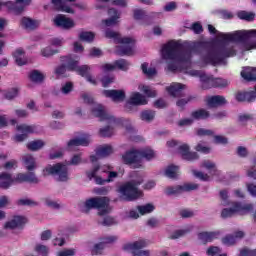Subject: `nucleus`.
<instances>
[{
  "instance_id": "ddd939ff",
  "label": "nucleus",
  "mask_w": 256,
  "mask_h": 256,
  "mask_svg": "<svg viewBox=\"0 0 256 256\" xmlns=\"http://www.w3.org/2000/svg\"><path fill=\"white\" fill-rule=\"evenodd\" d=\"M147 246V241L138 240L134 243H128L123 246L124 251H131L133 256H149V250H141L145 249Z\"/></svg>"
},
{
  "instance_id": "2eb2a0df",
  "label": "nucleus",
  "mask_w": 256,
  "mask_h": 256,
  "mask_svg": "<svg viewBox=\"0 0 256 256\" xmlns=\"http://www.w3.org/2000/svg\"><path fill=\"white\" fill-rule=\"evenodd\" d=\"M33 0H16V2H7L8 11H12L14 15H21L25 11V7H29Z\"/></svg>"
},
{
  "instance_id": "0e129e2a",
  "label": "nucleus",
  "mask_w": 256,
  "mask_h": 256,
  "mask_svg": "<svg viewBox=\"0 0 256 256\" xmlns=\"http://www.w3.org/2000/svg\"><path fill=\"white\" fill-rule=\"evenodd\" d=\"M240 256H256V249L243 248L240 250Z\"/></svg>"
},
{
  "instance_id": "5701e85b",
  "label": "nucleus",
  "mask_w": 256,
  "mask_h": 256,
  "mask_svg": "<svg viewBox=\"0 0 256 256\" xmlns=\"http://www.w3.org/2000/svg\"><path fill=\"white\" fill-rule=\"evenodd\" d=\"M131 105H147V98H145L141 93L134 92L126 103V109H129Z\"/></svg>"
},
{
  "instance_id": "0eeeda50",
  "label": "nucleus",
  "mask_w": 256,
  "mask_h": 256,
  "mask_svg": "<svg viewBox=\"0 0 256 256\" xmlns=\"http://www.w3.org/2000/svg\"><path fill=\"white\" fill-rule=\"evenodd\" d=\"M42 175L43 177H54L60 183H67L69 181V167L62 162L54 165L48 164L43 168Z\"/></svg>"
},
{
  "instance_id": "8fccbe9b",
  "label": "nucleus",
  "mask_w": 256,
  "mask_h": 256,
  "mask_svg": "<svg viewBox=\"0 0 256 256\" xmlns=\"http://www.w3.org/2000/svg\"><path fill=\"white\" fill-rule=\"evenodd\" d=\"M139 89H140V91L145 93V95H147V97H157V91L151 89V87H149V86L140 85Z\"/></svg>"
},
{
  "instance_id": "4d7b16f0",
  "label": "nucleus",
  "mask_w": 256,
  "mask_h": 256,
  "mask_svg": "<svg viewBox=\"0 0 256 256\" xmlns=\"http://www.w3.org/2000/svg\"><path fill=\"white\" fill-rule=\"evenodd\" d=\"M145 17H147V13L145 12V10H134V19H136V21H144Z\"/></svg>"
},
{
  "instance_id": "774afa93",
  "label": "nucleus",
  "mask_w": 256,
  "mask_h": 256,
  "mask_svg": "<svg viewBox=\"0 0 256 256\" xmlns=\"http://www.w3.org/2000/svg\"><path fill=\"white\" fill-rule=\"evenodd\" d=\"M247 175L251 179H256V162H254V166L247 171Z\"/></svg>"
},
{
  "instance_id": "423d86ee",
  "label": "nucleus",
  "mask_w": 256,
  "mask_h": 256,
  "mask_svg": "<svg viewBox=\"0 0 256 256\" xmlns=\"http://www.w3.org/2000/svg\"><path fill=\"white\" fill-rule=\"evenodd\" d=\"M143 179L131 180L122 184L118 188L123 201H137L140 197H143V191L139 190V185H142Z\"/></svg>"
},
{
  "instance_id": "39448f33",
  "label": "nucleus",
  "mask_w": 256,
  "mask_h": 256,
  "mask_svg": "<svg viewBox=\"0 0 256 256\" xmlns=\"http://www.w3.org/2000/svg\"><path fill=\"white\" fill-rule=\"evenodd\" d=\"M105 36L107 39H113L114 42L121 44L116 47L117 55L121 57H123V55H133V47L135 46V40L133 38H121V34L109 29L106 30Z\"/></svg>"
},
{
  "instance_id": "c85d7f7f",
  "label": "nucleus",
  "mask_w": 256,
  "mask_h": 256,
  "mask_svg": "<svg viewBox=\"0 0 256 256\" xmlns=\"http://www.w3.org/2000/svg\"><path fill=\"white\" fill-rule=\"evenodd\" d=\"M51 3L56 11H63L64 13H75L73 8L65 4L64 0H51Z\"/></svg>"
},
{
  "instance_id": "a878e982",
  "label": "nucleus",
  "mask_w": 256,
  "mask_h": 256,
  "mask_svg": "<svg viewBox=\"0 0 256 256\" xmlns=\"http://www.w3.org/2000/svg\"><path fill=\"white\" fill-rule=\"evenodd\" d=\"M219 237V232H199L198 240L202 245H207V243H213L215 239Z\"/></svg>"
},
{
  "instance_id": "c9c22d12",
  "label": "nucleus",
  "mask_w": 256,
  "mask_h": 256,
  "mask_svg": "<svg viewBox=\"0 0 256 256\" xmlns=\"http://www.w3.org/2000/svg\"><path fill=\"white\" fill-rule=\"evenodd\" d=\"M13 55L17 65H19L20 67L26 65L27 59H25V51H23V49H17Z\"/></svg>"
},
{
  "instance_id": "49530a36",
  "label": "nucleus",
  "mask_w": 256,
  "mask_h": 256,
  "mask_svg": "<svg viewBox=\"0 0 256 256\" xmlns=\"http://www.w3.org/2000/svg\"><path fill=\"white\" fill-rule=\"evenodd\" d=\"M237 17L244 21H253L255 19V13L247 12V11H239L237 12Z\"/></svg>"
},
{
  "instance_id": "c756f323",
  "label": "nucleus",
  "mask_w": 256,
  "mask_h": 256,
  "mask_svg": "<svg viewBox=\"0 0 256 256\" xmlns=\"http://www.w3.org/2000/svg\"><path fill=\"white\" fill-rule=\"evenodd\" d=\"M256 99V92L255 91H250V92H238L236 94V100L240 102H245L251 103L255 101Z\"/></svg>"
},
{
  "instance_id": "cd10ccee",
  "label": "nucleus",
  "mask_w": 256,
  "mask_h": 256,
  "mask_svg": "<svg viewBox=\"0 0 256 256\" xmlns=\"http://www.w3.org/2000/svg\"><path fill=\"white\" fill-rule=\"evenodd\" d=\"M108 15H110L109 19L103 20L102 23L106 25V27H113L116 23H118L117 19L121 17V14L115 10V8H111L108 10Z\"/></svg>"
},
{
  "instance_id": "09e8293b",
  "label": "nucleus",
  "mask_w": 256,
  "mask_h": 256,
  "mask_svg": "<svg viewBox=\"0 0 256 256\" xmlns=\"http://www.w3.org/2000/svg\"><path fill=\"white\" fill-rule=\"evenodd\" d=\"M195 150L198 151L199 153H211V147H209V145H207V142H199L196 147Z\"/></svg>"
},
{
  "instance_id": "e2e57ef3",
  "label": "nucleus",
  "mask_w": 256,
  "mask_h": 256,
  "mask_svg": "<svg viewBox=\"0 0 256 256\" xmlns=\"http://www.w3.org/2000/svg\"><path fill=\"white\" fill-rule=\"evenodd\" d=\"M191 29L196 35H200V33H203V26L199 22L193 23Z\"/></svg>"
},
{
  "instance_id": "bb28decb",
  "label": "nucleus",
  "mask_w": 256,
  "mask_h": 256,
  "mask_svg": "<svg viewBox=\"0 0 256 256\" xmlns=\"http://www.w3.org/2000/svg\"><path fill=\"white\" fill-rule=\"evenodd\" d=\"M39 25V20H33L29 17H22L20 20V27H22V29H26V31H34V29H37Z\"/></svg>"
},
{
  "instance_id": "58836bf2",
  "label": "nucleus",
  "mask_w": 256,
  "mask_h": 256,
  "mask_svg": "<svg viewBox=\"0 0 256 256\" xmlns=\"http://www.w3.org/2000/svg\"><path fill=\"white\" fill-rule=\"evenodd\" d=\"M122 159H123V161H137V159H140L139 150L131 149L130 151H127L122 156Z\"/></svg>"
},
{
  "instance_id": "473e14b6",
  "label": "nucleus",
  "mask_w": 256,
  "mask_h": 256,
  "mask_svg": "<svg viewBox=\"0 0 256 256\" xmlns=\"http://www.w3.org/2000/svg\"><path fill=\"white\" fill-rule=\"evenodd\" d=\"M241 77L246 81H256V68L246 67L241 71Z\"/></svg>"
},
{
  "instance_id": "6e6552de",
  "label": "nucleus",
  "mask_w": 256,
  "mask_h": 256,
  "mask_svg": "<svg viewBox=\"0 0 256 256\" xmlns=\"http://www.w3.org/2000/svg\"><path fill=\"white\" fill-rule=\"evenodd\" d=\"M192 77H200L202 89H211L213 87H229V82L223 78H214L199 70H191L188 72Z\"/></svg>"
},
{
  "instance_id": "052dcab7",
  "label": "nucleus",
  "mask_w": 256,
  "mask_h": 256,
  "mask_svg": "<svg viewBox=\"0 0 256 256\" xmlns=\"http://www.w3.org/2000/svg\"><path fill=\"white\" fill-rule=\"evenodd\" d=\"M189 233V229L185 230H176L169 239H179L180 237H183L184 235H187Z\"/></svg>"
},
{
  "instance_id": "13d9d810",
  "label": "nucleus",
  "mask_w": 256,
  "mask_h": 256,
  "mask_svg": "<svg viewBox=\"0 0 256 256\" xmlns=\"http://www.w3.org/2000/svg\"><path fill=\"white\" fill-rule=\"evenodd\" d=\"M55 53H57V50H54L51 46H47L41 50L42 57H53Z\"/></svg>"
},
{
  "instance_id": "20e7f679",
  "label": "nucleus",
  "mask_w": 256,
  "mask_h": 256,
  "mask_svg": "<svg viewBox=\"0 0 256 256\" xmlns=\"http://www.w3.org/2000/svg\"><path fill=\"white\" fill-rule=\"evenodd\" d=\"M91 109L92 115H94V117H98L100 121H108V123L110 124L109 126L101 128L99 130L100 137H113L114 130L111 125H117V119L111 116V114H107V112L105 111V107H103V105L101 104H93Z\"/></svg>"
},
{
  "instance_id": "864d4df0",
  "label": "nucleus",
  "mask_w": 256,
  "mask_h": 256,
  "mask_svg": "<svg viewBox=\"0 0 256 256\" xmlns=\"http://www.w3.org/2000/svg\"><path fill=\"white\" fill-rule=\"evenodd\" d=\"M17 205L22 207H35L37 206V202L31 200V199H19L17 201Z\"/></svg>"
},
{
  "instance_id": "5fc2aeb1",
  "label": "nucleus",
  "mask_w": 256,
  "mask_h": 256,
  "mask_svg": "<svg viewBox=\"0 0 256 256\" xmlns=\"http://www.w3.org/2000/svg\"><path fill=\"white\" fill-rule=\"evenodd\" d=\"M236 155L238 157H242V159H245V157H249V149L245 146H238L236 148Z\"/></svg>"
},
{
  "instance_id": "6ab92c4d",
  "label": "nucleus",
  "mask_w": 256,
  "mask_h": 256,
  "mask_svg": "<svg viewBox=\"0 0 256 256\" xmlns=\"http://www.w3.org/2000/svg\"><path fill=\"white\" fill-rule=\"evenodd\" d=\"M54 23L56 27H60L61 29H65L66 31H69V29H73L75 27V21L71 18H67L64 15H57L54 18Z\"/></svg>"
},
{
  "instance_id": "2f4dec72",
  "label": "nucleus",
  "mask_w": 256,
  "mask_h": 256,
  "mask_svg": "<svg viewBox=\"0 0 256 256\" xmlns=\"http://www.w3.org/2000/svg\"><path fill=\"white\" fill-rule=\"evenodd\" d=\"M113 153V146L111 145H104L100 146L96 149V157L98 159H103V157H109Z\"/></svg>"
},
{
  "instance_id": "1a4fd4ad",
  "label": "nucleus",
  "mask_w": 256,
  "mask_h": 256,
  "mask_svg": "<svg viewBox=\"0 0 256 256\" xmlns=\"http://www.w3.org/2000/svg\"><path fill=\"white\" fill-rule=\"evenodd\" d=\"M62 61L66 62L67 69L69 71H77L81 77H85L89 83H92V85L96 84L95 79L89 75L90 67L87 65L79 66V58H72L71 56H66L62 58Z\"/></svg>"
},
{
  "instance_id": "4c0bfd02",
  "label": "nucleus",
  "mask_w": 256,
  "mask_h": 256,
  "mask_svg": "<svg viewBox=\"0 0 256 256\" xmlns=\"http://www.w3.org/2000/svg\"><path fill=\"white\" fill-rule=\"evenodd\" d=\"M165 175L166 177H168L169 179H177L178 175H179V166L176 165H169L166 169H165Z\"/></svg>"
},
{
  "instance_id": "412c9836",
  "label": "nucleus",
  "mask_w": 256,
  "mask_h": 256,
  "mask_svg": "<svg viewBox=\"0 0 256 256\" xmlns=\"http://www.w3.org/2000/svg\"><path fill=\"white\" fill-rule=\"evenodd\" d=\"M245 237V232L243 231H236L234 234H228L222 238L223 245H227V247H231L235 245L240 239Z\"/></svg>"
},
{
  "instance_id": "72a5a7b5",
  "label": "nucleus",
  "mask_w": 256,
  "mask_h": 256,
  "mask_svg": "<svg viewBox=\"0 0 256 256\" xmlns=\"http://www.w3.org/2000/svg\"><path fill=\"white\" fill-rule=\"evenodd\" d=\"M183 89H185V85L181 83H173L167 88V91L172 97H180L181 91H183Z\"/></svg>"
},
{
  "instance_id": "de8ad7c7",
  "label": "nucleus",
  "mask_w": 256,
  "mask_h": 256,
  "mask_svg": "<svg viewBox=\"0 0 256 256\" xmlns=\"http://www.w3.org/2000/svg\"><path fill=\"white\" fill-rule=\"evenodd\" d=\"M79 39L86 41V43H91L93 39H95V34L93 32L84 31L79 34Z\"/></svg>"
},
{
  "instance_id": "e433bc0d",
  "label": "nucleus",
  "mask_w": 256,
  "mask_h": 256,
  "mask_svg": "<svg viewBox=\"0 0 256 256\" xmlns=\"http://www.w3.org/2000/svg\"><path fill=\"white\" fill-rule=\"evenodd\" d=\"M29 79L33 83H43L45 80V74L41 73L39 70H32L29 73Z\"/></svg>"
},
{
  "instance_id": "f3484780",
  "label": "nucleus",
  "mask_w": 256,
  "mask_h": 256,
  "mask_svg": "<svg viewBox=\"0 0 256 256\" xmlns=\"http://www.w3.org/2000/svg\"><path fill=\"white\" fill-rule=\"evenodd\" d=\"M17 131L22 134H17L14 139L18 143H21L22 141H25V139H27V135H29V133H37V126L22 124L17 126Z\"/></svg>"
},
{
  "instance_id": "338daca9",
  "label": "nucleus",
  "mask_w": 256,
  "mask_h": 256,
  "mask_svg": "<svg viewBox=\"0 0 256 256\" xmlns=\"http://www.w3.org/2000/svg\"><path fill=\"white\" fill-rule=\"evenodd\" d=\"M74 255H75V249H65L58 252V256H74Z\"/></svg>"
},
{
  "instance_id": "bf43d9fd",
  "label": "nucleus",
  "mask_w": 256,
  "mask_h": 256,
  "mask_svg": "<svg viewBox=\"0 0 256 256\" xmlns=\"http://www.w3.org/2000/svg\"><path fill=\"white\" fill-rule=\"evenodd\" d=\"M219 253H221V248H219V246H210L206 251V255L208 256L219 255Z\"/></svg>"
},
{
  "instance_id": "603ef678",
  "label": "nucleus",
  "mask_w": 256,
  "mask_h": 256,
  "mask_svg": "<svg viewBox=\"0 0 256 256\" xmlns=\"http://www.w3.org/2000/svg\"><path fill=\"white\" fill-rule=\"evenodd\" d=\"M64 155L63 149H51L49 153V159H62Z\"/></svg>"
},
{
  "instance_id": "6e6d98bb",
  "label": "nucleus",
  "mask_w": 256,
  "mask_h": 256,
  "mask_svg": "<svg viewBox=\"0 0 256 256\" xmlns=\"http://www.w3.org/2000/svg\"><path fill=\"white\" fill-rule=\"evenodd\" d=\"M193 175L194 177H196V179H199L200 181H211V177L201 171L193 170Z\"/></svg>"
},
{
  "instance_id": "aec40b11",
  "label": "nucleus",
  "mask_w": 256,
  "mask_h": 256,
  "mask_svg": "<svg viewBox=\"0 0 256 256\" xmlns=\"http://www.w3.org/2000/svg\"><path fill=\"white\" fill-rule=\"evenodd\" d=\"M27 223L25 216H14L10 221L4 224V229H23Z\"/></svg>"
},
{
  "instance_id": "f8f14e48",
  "label": "nucleus",
  "mask_w": 256,
  "mask_h": 256,
  "mask_svg": "<svg viewBox=\"0 0 256 256\" xmlns=\"http://www.w3.org/2000/svg\"><path fill=\"white\" fill-rule=\"evenodd\" d=\"M253 209V204H243L241 202H233L231 208H224L221 212L222 219H229L236 213L239 215H247Z\"/></svg>"
},
{
  "instance_id": "a18cd8bd",
  "label": "nucleus",
  "mask_w": 256,
  "mask_h": 256,
  "mask_svg": "<svg viewBox=\"0 0 256 256\" xmlns=\"http://www.w3.org/2000/svg\"><path fill=\"white\" fill-rule=\"evenodd\" d=\"M191 117L193 119H207L209 117V112L205 109H200L197 111L192 112Z\"/></svg>"
},
{
  "instance_id": "b1692460",
  "label": "nucleus",
  "mask_w": 256,
  "mask_h": 256,
  "mask_svg": "<svg viewBox=\"0 0 256 256\" xmlns=\"http://www.w3.org/2000/svg\"><path fill=\"white\" fill-rule=\"evenodd\" d=\"M129 65H131L127 60L120 59L114 62V64H105L102 66V69L105 71H113L114 69H120L121 71H127L129 69Z\"/></svg>"
},
{
  "instance_id": "3c124183",
  "label": "nucleus",
  "mask_w": 256,
  "mask_h": 256,
  "mask_svg": "<svg viewBox=\"0 0 256 256\" xmlns=\"http://www.w3.org/2000/svg\"><path fill=\"white\" fill-rule=\"evenodd\" d=\"M34 251L42 256L49 255V248L43 244H37L34 248Z\"/></svg>"
},
{
  "instance_id": "9b49d317",
  "label": "nucleus",
  "mask_w": 256,
  "mask_h": 256,
  "mask_svg": "<svg viewBox=\"0 0 256 256\" xmlns=\"http://www.w3.org/2000/svg\"><path fill=\"white\" fill-rule=\"evenodd\" d=\"M101 171V165L99 162H92V170L86 171V177L91 181V179H95L97 185H105V183H111L115 177H117V172L109 171L108 178L103 179L101 176H97V173Z\"/></svg>"
},
{
  "instance_id": "a19ab883",
  "label": "nucleus",
  "mask_w": 256,
  "mask_h": 256,
  "mask_svg": "<svg viewBox=\"0 0 256 256\" xmlns=\"http://www.w3.org/2000/svg\"><path fill=\"white\" fill-rule=\"evenodd\" d=\"M137 210L139 211L140 215H147L149 213H153L155 211V206L151 203L145 205L137 206Z\"/></svg>"
},
{
  "instance_id": "f257e3e1",
  "label": "nucleus",
  "mask_w": 256,
  "mask_h": 256,
  "mask_svg": "<svg viewBox=\"0 0 256 256\" xmlns=\"http://www.w3.org/2000/svg\"><path fill=\"white\" fill-rule=\"evenodd\" d=\"M208 31L211 35H216L218 41L208 53L201 55L200 63L202 65H227L226 59L237 55V45L233 43H240L242 53L254 49L255 34L249 33L253 29L223 33L217 31L213 25L209 24Z\"/></svg>"
},
{
  "instance_id": "680f3d73",
  "label": "nucleus",
  "mask_w": 256,
  "mask_h": 256,
  "mask_svg": "<svg viewBox=\"0 0 256 256\" xmlns=\"http://www.w3.org/2000/svg\"><path fill=\"white\" fill-rule=\"evenodd\" d=\"M17 95H19V89L17 88H12L5 93V97L9 100L15 99Z\"/></svg>"
},
{
  "instance_id": "f03ea898",
  "label": "nucleus",
  "mask_w": 256,
  "mask_h": 256,
  "mask_svg": "<svg viewBox=\"0 0 256 256\" xmlns=\"http://www.w3.org/2000/svg\"><path fill=\"white\" fill-rule=\"evenodd\" d=\"M162 59L168 64V71H178V69H187L191 67L193 54L191 50L186 49L181 43L172 40L162 47Z\"/></svg>"
},
{
  "instance_id": "69168bd1",
  "label": "nucleus",
  "mask_w": 256,
  "mask_h": 256,
  "mask_svg": "<svg viewBox=\"0 0 256 256\" xmlns=\"http://www.w3.org/2000/svg\"><path fill=\"white\" fill-rule=\"evenodd\" d=\"M101 81H102L103 87H109V85H111V83H113L115 81V77L114 76H104Z\"/></svg>"
},
{
  "instance_id": "ea45409f",
  "label": "nucleus",
  "mask_w": 256,
  "mask_h": 256,
  "mask_svg": "<svg viewBox=\"0 0 256 256\" xmlns=\"http://www.w3.org/2000/svg\"><path fill=\"white\" fill-rule=\"evenodd\" d=\"M45 147V141L43 140H34V141H30L27 144V149H29V151H40V149H43Z\"/></svg>"
},
{
  "instance_id": "7ed1b4c3",
  "label": "nucleus",
  "mask_w": 256,
  "mask_h": 256,
  "mask_svg": "<svg viewBox=\"0 0 256 256\" xmlns=\"http://www.w3.org/2000/svg\"><path fill=\"white\" fill-rule=\"evenodd\" d=\"M0 189H9L13 183H32L37 185L39 183V178L35 173H19L13 179L9 173H0Z\"/></svg>"
},
{
  "instance_id": "c03bdc74",
  "label": "nucleus",
  "mask_w": 256,
  "mask_h": 256,
  "mask_svg": "<svg viewBox=\"0 0 256 256\" xmlns=\"http://www.w3.org/2000/svg\"><path fill=\"white\" fill-rule=\"evenodd\" d=\"M203 167H205V169H207L208 173L212 176H214V175L218 176L220 174L219 170H217V166H215V163H213V162H204Z\"/></svg>"
},
{
  "instance_id": "4468645a",
  "label": "nucleus",
  "mask_w": 256,
  "mask_h": 256,
  "mask_svg": "<svg viewBox=\"0 0 256 256\" xmlns=\"http://www.w3.org/2000/svg\"><path fill=\"white\" fill-rule=\"evenodd\" d=\"M197 189H199V184L186 183L184 185L168 186L165 189V194L168 196L181 195V193H185L189 191H197Z\"/></svg>"
},
{
  "instance_id": "79ce46f5",
  "label": "nucleus",
  "mask_w": 256,
  "mask_h": 256,
  "mask_svg": "<svg viewBox=\"0 0 256 256\" xmlns=\"http://www.w3.org/2000/svg\"><path fill=\"white\" fill-rule=\"evenodd\" d=\"M141 68L142 72L144 73V75H146V77H155V75H157V69L149 67L148 63H143Z\"/></svg>"
},
{
  "instance_id": "dca6fc26",
  "label": "nucleus",
  "mask_w": 256,
  "mask_h": 256,
  "mask_svg": "<svg viewBox=\"0 0 256 256\" xmlns=\"http://www.w3.org/2000/svg\"><path fill=\"white\" fill-rule=\"evenodd\" d=\"M91 143V136L89 134H84L80 137L73 138L67 143L68 151L75 150L76 147H88Z\"/></svg>"
},
{
  "instance_id": "7c9ffc66",
  "label": "nucleus",
  "mask_w": 256,
  "mask_h": 256,
  "mask_svg": "<svg viewBox=\"0 0 256 256\" xmlns=\"http://www.w3.org/2000/svg\"><path fill=\"white\" fill-rule=\"evenodd\" d=\"M225 103H227V100L221 95L211 96L207 99L208 107H220V105H225Z\"/></svg>"
},
{
  "instance_id": "37998d69",
  "label": "nucleus",
  "mask_w": 256,
  "mask_h": 256,
  "mask_svg": "<svg viewBox=\"0 0 256 256\" xmlns=\"http://www.w3.org/2000/svg\"><path fill=\"white\" fill-rule=\"evenodd\" d=\"M140 119H142V121H146L147 123L153 121L155 119V111L153 110L142 111L140 114Z\"/></svg>"
},
{
  "instance_id": "f704fd0d",
  "label": "nucleus",
  "mask_w": 256,
  "mask_h": 256,
  "mask_svg": "<svg viewBox=\"0 0 256 256\" xmlns=\"http://www.w3.org/2000/svg\"><path fill=\"white\" fill-rule=\"evenodd\" d=\"M138 155L140 156V159H147L148 161H151V159H155L157 157V153L151 148L138 150Z\"/></svg>"
},
{
  "instance_id": "9d476101",
  "label": "nucleus",
  "mask_w": 256,
  "mask_h": 256,
  "mask_svg": "<svg viewBox=\"0 0 256 256\" xmlns=\"http://www.w3.org/2000/svg\"><path fill=\"white\" fill-rule=\"evenodd\" d=\"M85 208L88 211L91 209H97L98 215L100 217H104V215H108L109 213V198L107 197H92L85 201Z\"/></svg>"
},
{
  "instance_id": "a211bd4d",
  "label": "nucleus",
  "mask_w": 256,
  "mask_h": 256,
  "mask_svg": "<svg viewBox=\"0 0 256 256\" xmlns=\"http://www.w3.org/2000/svg\"><path fill=\"white\" fill-rule=\"evenodd\" d=\"M178 155H181L183 159H187L189 161H195L199 159V154L197 152H191V147L189 144H181L177 148Z\"/></svg>"
},
{
  "instance_id": "4be33fe9",
  "label": "nucleus",
  "mask_w": 256,
  "mask_h": 256,
  "mask_svg": "<svg viewBox=\"0 0 256 256\" xmlns=\"http://www.w3.org/2000/svg\"><path fill=\"white\" fill-rule=\"evenodd\" d=\"M117 236H107L101 239L102 242L94 245L92 249V255H101V251L105 249V245L109 243H115L117 241Z\"/></svg>"
},
{
  "instance_id": "393cba45",
  "label": "nucleus",
  "mask_w": 256,
  "mask_h": 256,
  "mask_svg": "<svg viewBox=\"0 0 256 256\" xmlns=\"http://www.w3.org/2000/svg\"><path fill=\"white\" fill-rule=\"evenodd\" d=\"M103 95L112 99L115 103L125 101V91L123 90H104Z\"/></svg>"
}]
</instances>
